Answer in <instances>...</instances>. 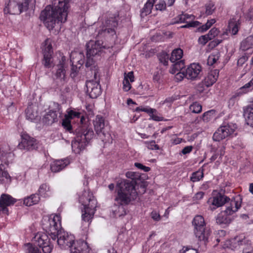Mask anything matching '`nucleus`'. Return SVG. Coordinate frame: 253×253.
<instances>
[{
    "label": "nucleus",
    "instance_id": "nucleus-12",
    "mask_svg": "<svg viewBox=\"0 0 253 253\" xmlns=\"http://www.w3.org/2000/svg\"><path fill=\"white\" fill-rule=\"evenodd\" d=\"M183 50L179 48H176L172 51L169 60L171 62L175 63L173 64L170 69V73L172 74H175L184 67V61L180 60L183 56Z\"/></svg>",
    "mask_w": 253,
    "mask_h": 253
},
{
    "label": "nucleus",
    "instance_id": "nucleus-4",
    "mask_svg": "<svg viewBox=\"0 0 253 253\" xmlns=\"http://www.w3.org/2000/svg\"><path fill=\"white\" fill-rule=\"evenodd\" d=\"M79 201L84 207V211H82V220L83 222L87 223L88 226L95 213L97 201L92 194L88 191H84L80 197Z\"/></svg>",
    "mask_w": 253,
    "mask_h": 253
},
{
    "label": "nucleus",
    "instance_id": "nucleus-42",
    "mask_svg": "<svg viewBox=\"0 0 253 253\" xmlns=\"http://www.w3.org/2000/svg\"><path fill=\"white\" fill-rule=\"evenodd\" d=\"M62 125L66 130L70 132H72V127L71 125V120L68 119L67 117H65V118L63 120Z\"/></svg>",
    "mask_w": 253,
    "mask_h": 253
},
{
    "label": "nucleus",
    "instance_id": "nucleus-6",
    "mask_svg": "<svg viewBox=\"0 0 253 253\" xmlns=\"http://www.w3.org/2000/svg\"><path fill=\"white\" fill-rule=\"evenodd\" d=\"M61 217L59 215L51 216L42 221V227L51 237L52 241L56 239V235L61 231Z\"/></svg>",
    "mask_w": 253,
    "mask_h": 253
},
{
    "label": "nucleus",
    "instance_id": "nucleus-56",
    "mask_svg": "<svg viewBox=\"0 0 253 253\" xmlns=\"http://www.w3.org/2000/svg\"><path fill=\"white\" fill-rule=\"evenodd\" d=\"M210 40H211V39H210L209 37H207V35H205L200 37L198 39V42L200 44L205 45Z\"/></svg>",
    "mask_w": 253,
    "mask_h": 253
},
{
    "label": "nucleus",
    "instance_id": "nucleus-44",
    "mask_svg": "<svg viewBox=\"0 0 253 253\" xmlns=\"http://www.w3.org/2000/svg\"><path fill=\"white\" fill-rule=\"evenodd\" d=\"M219 53L218 52H216V54H212L209 56L208 59V64L209 65H212L213 64L215 63L219 59Z\"/></svg>",
    "mask_w": 253,
    "mask_h": 253
},
{
    "label": "nucleus",
    "instance_id": "nucleus-25",
    "mask_svg": "<svg viewBox=\"0 0 253 253\" xmlns=\"http://www.w3.org/2000/svg\"><path fill=\"white\" fill-rule=\"evenodd\" d=\"M65 117H67V118H68V119H69L70 120H71L72 119L76 118H78V119L80 118L81 125L80 126H79V127H81L83 125H87L85 124H84V122L85 120V118L84 116L81 115V114L80 112H76L74 110H70L68 112L67 114H66L65 115Z\"/></svg>",
    "mask_w": 253,
    "mask_h": 253
},
{
    "label": "nucleus",
    "instance_id": "nucleus-36",
    "mask_svg": "<svg viewBox=\"0 0 253 253\" xmlns=\"http://www.w3.org/2000/svg\"><path fill=\"white\" fill-rule=\"evenodd\" d=\"M39 193L42 197H49L50 195L49 187L45 184L41 185L39 189Z\"/></svg>",
    "mask_w": 253,
    "mask_h": 253
},
{
    "label": "nucleus",
    "instance_id": "nucleus-50",
    "mask_svg": "<svg viewBox=\"0 0 253 253\" xmlns=\"http://www.w3.org/2000/svg\"><path fill=\"white\" fill-rule=\"evenodd\" d=\"M214 9V5L212 3H209L206 6V13L208 15H211Z\"/></svg>",
    "mask_w": 253,
    "mask_h": 253
},
{
    "label": "nucleus",
    "instance_id": "nucleus-20",
    "mask_svg": "<svg viewBox=\"0 0 253 253\" xmlns=\"http://www.w3.org/2000/svg\"><path fill=\"white\" fill-rule=\"evenodd\" d=\"M59 57L58 63L56 65V72L55 76L57 79L64 80L66 76V69L68 67L66 63V57L63 54H59Z\"/></svg>",
    "mask_w": 253,
    "mask_h": 253
},
{
    "label": "nucleus",
    "instance_id": "nucleus-53",
    "mask_svg": "<svg viewBox=\"0 0 253 253\" xmlns=\"http://www.w3.org/2000/svg\"><path fill=\"white\" fill-rule=\"evenodd\" d=\"M245 91V89L243 90H240V92L236 93L235 95H233V96L229 99V105L230 106H233V105L235 103V100L236 97L239 96L240 94L244 93V91Z\"/></svg>",
    "mask_w": 253,
    "mask_h": 253
},
{
    "label": "nucleus",
    "instance_id": "nucleus-18",
    "mask_svg": "<svg viewBox=\"0 0 253 253\" xmlns=\"http://www.w3.org/2000/svg\"><path fill=\"white\" fill-rule=\"evenodd\" d=\"M229 200L230 198L226 196L218 193L209 200L208 202L210 203V209L211 211H214L217 208L225 205Z\"/></svg>",
    "mask_w": 253,
    "mask_h": 253
},
{
    "label": "nucleus",
    "instance_id": "nucleus-54",
    "mask_svg": "<svg viewBox=\"0 0 253 253\" xmlns=\"http://www.w3.org/2000/svg\"><path fill=\"white\" fill-rule=\"evenodd\" d=\"M226 232L224 230H220L217 231V235L216 236V240L217 242H219L222 238L226 235Z\"/></svg>",
    "mask_w": 253,
    "mask_h": 253
},
{
    "label": "nucleus",
    "instance_id": "nucleus-2",
    "mask_svg": "<svg viewBox=\"0 0 253 253\" xmlns=\"http://www.w3.org/2000/svg\"><path fill=\"white\" fill-rule=\"evenodd\" d=\"M70 0H52V5L46 6L42 11L40 18L49 30L56 25L66 22Z\"/></svg>",
    "mask_w": 253,
    "mask_h": 253
},
{
    "label": "nucleus",
    "instance_id": "nucleus-13",
    "mask_svg": "<svg viewBox=\"0 0 253 253\" xmlns=\"http://www.w3.org/2000/svg\"><path fill=\"white\" fill-rule=\"evenodd\" d=\"M57 238V244L59 246L63 249H70L72 248L73 245L75 242V237L68 233L60 231L56 235Z\"/></svg>",
    "mask_w": 253,
    "mask_h": 253
},
{
    "label": "nucleus",
    "instance_id": "nucleus-19",
    "mask_svg": "<svg viewBox=\"0 0 253 253\" xmlns=\"http://www.w3.org/2000/svg\"><path fill=\"white\" fill-rule=\"evenodd\" d=\"M16 200L9 195L2 194L0 197V213L8 214L7 207L14 205Z\"/></svg>",
    "mask_w": 253,
    "mask_h": 253
},
{
    "label": "nucleus",
    "instance_id": "nucleus-32",
    "mask_svg": "<svg viewBox=\"0 0 253 253\" xmlns=\"http://www.w3.org/2000/svg\"><path fill=\"white\" fill-rule=\"evenodd\" d=\"M226 137L227 136L225 133L222 126H221L214 133L212 136V139L214 141H219Z\"/></svg>",
    "mask_w": 253,
    "mask_h": 253
},
{
    "label": "nucleus",
    "instance_id": "nucleus-55",
    "mask_svg": "<svg viewBox=\"0 0 253 253\" xmlns=\"http://www.w3.org/2000/svg\"><path fill=\"white\" fill-rule=\"evenodd\" d=\"M134 166L136 167L137 169H141L143 170L145 172H148L151 169L150 167H146L142 164L139 163H135Z\"/></svg>",
    "mask_w": 253,
    "mask_h": 253
},
{
    "label": "nucleus",
    "instance_id": "nucleus-5",
    "mask_svg": "<svg viewBox=\"0 0 253 253\" xmlns=\"http://www.w3.org/2000/svg\"><path fill=\"white\" fill-rule=\"evenodd\" d=\"M192 225L194 226V234L198 240L203 241L205 244L208 242L211 231L206 227L203 216L200 215H196L192 220Z\"/></svg>",
    "mask_w": 253,
    "mask_h": 253
},
{
    "label": "nucleus",
    "instance_id": "nucleus-43",
    "mask_svg": "<svg viewBox=\"0 0 253 253\" xmlns=\"http://www.w3.org/2000/svg\"><path fill=\"white\" fill-rule=\"evenodd\" d=\"M25 246L27 248L26 253H41L38 247L30 243L27 244Z\"/></svg>",
    "mask_w": 253,
    "mask_h": 253
},
{
    "label": "nucleus",
    "instance_id": "nucleus-38",
    "mask_svg": "<svg viewBox=\"0 0 253 253\" xmlns=\"http://www.w3.org/2000/svg\"><path fill=\"white\" fill-rule=\"evenodd\" d=\"M52 54L49 53L43 54V64L46 68H49L51 66L52 61Z\"/></svg>",
    "mask_w": 253,
    "mask_h": 253
},
{
    "label": "nucleus",
    "instance_id": "nucleus-35",
    "mask_svg": "<svg viewBox=\"0 0 253 253\" xmlns=\"http://www.w3.org/2000/svg\"><path fill=\"white\" fill-rule=\"evenodd\" d=\"M222 126L227 137L233 134L237 128L236 125L233 123L227 124Z\"/></svg>",
    "mask_w": 253,
    "mask_h": 253
},
{
    "label": "nucleus",
    "instance_id": "nucleus-62",
    "mask_svg": "<svg viewBox=\"0 0 253 253\" xmlns=\"http://www.w3.org/2000/svg\"><path fill=\"white\" fill-rule=\"evenodd\" d=\"M151 218L155 221H159L160 220L161 218L159 213H158L155 211H152L151 213Z\"/></svg>",
    "mask_w": 253,
    "mask_h": 253
},
{
    "label": "nucleus",
    "instance_id": "nucleus-9",
    "mask_svg": "<svg viewBox=\"0 0 253 253\" xmlns=\"http://www.w3.org/2000/svg\"><path fill=\"white\" fill-rule=\"evenodd\" d=\"M51 239L46 233L39 232L34 237L33 241L42 249L43 253H51L53 249V241Z\"/></svg>",
    "mask_w": 253,
    "mask_h": 253
},
{
    "label": "nucleus",
    "instance_id": "nucleus-30",
    "mask_svg": "<svg viewBox=\"0 0 253 253\" xmlns=\"http://www.w3.org/2000/svg\"><path fill=\"white\" fill-rule=\"evenodd\" d=\"M40 199L39 195L33 194L24 199V204L27 206H31L37 204L39 202Z\"/></svg>",
    "mask_w": 253,
    "mask_h": 253
},
{
    "label": "nucleus",
    "instance_id": "nucleus-27",
    "mask_svg": "<svg viewBox=\"0 0 253 253\" xmlns=\"http://www.w3.org/2000/svg\"><path fill=\"white\" fill-rule=\"evenodd\" d=\"M228 215L225 214L224 211L221 212L216 217V222L220 225L229 224L231 222V219L228 216Z\"/></svg>",
    "mask_w": 253,
    "mask_h": 253
},
{
    "label": "nucleus",
    "instance_id": "nucleus-59",
    "mask_svg": "<svg viewBox=\"0 0 253 253\" xmlns=\"http://www.w3.org/2000/svg\"><path fill=\"white\" fill-rule=\"evenodd\" d=\"M129 81V82H134V76L132 72H129L127 74L125 73L124 75V79Z\"/></svg>",
    "mask_w": 253,
    "mask_h": 253
},
{
    "label": "nucleus",
    "instance_id": "nucleus-33",
    "mask_svg": "<svg viewBox=\"0 0 253 253\" xmlns=\"http://www.w3.org/2000/svg\"><path fill=\"white\" fill-rule=\"evenodd\" d=\"M0 182L5 184H9L11 182L10 176L6 171L2 170L1 165H0Z\"/></svg>",
    "mask_w": 253,
    "mask_h": 253
},
{
    "label": "nucleus",
    "instance_id": "nucleus-14",
    "mask_svg": "<svg viewBox=\"0 0 253 253\" xmlns=\"http://www.w3.org/2000/svg\"><path fill=\"white\" fill-rule=\"evenodd\" d=\"M21 141L18 144V148L21 150L32 151L38 148V144L35 139L27 133L21 135Z\"/></svg>",
    "mask_w": 253,
    "mask_h": 253
},
{
    "label": "nucleus",
    "instance_id": "nucleus-11",
    "mask_svg": "<svg viewBox=\"0 0 253 253\" xmlns=\"http://www.w3.org/2000/svg\"><path fill=\"white\" fill-rule=\"evenodd\" d=\"M94 130L102 141L109 142L110 134L105 131V121L103 117L97 115L93 121Z\"/></svg>",
    "mask_w": 253,
    "mask_h": 253
},
{
    "label": "nucleus",
    "instance_id": "nucleus-37",
    "mask_svg": "<svg viewBox=\"0 0 253 253\" xmlns=\"http://www.w3.org/2000/svg\"><path fill=\"white\" fill-rule=\"evenodd\" d=\"M94 56H91V55H87V53H86V61L85 63V66L87 67H90V70L91 74H93V70L94 69H96L98 70L97 68H96L95 66L92 67V65H94V61L93 59Z\"/></svg>",
    "mask_w": 253,
    "mask_h": 253
},
{
    "label": "nucleus",
    "instance_id": "nucleus-7",
    "mask_svg": "<svg viewBox=\"0 0 253 253\" xmlns=\"http://www.w3.org/2000/svg\"><path fill=\"white\" fill-rule=\"evenodd\" d=\"M87 55L93 56H101L106 50L111 52L113 45L109 46L104 44L102 41H90L86 45Z\"/></svg>",
    "mask_w": 253,
    "mask_h": 253
},
{
    "label": "nucleus",
    "instance_id": "nucleus-40",
    "mask_svg": "<svg viewBox=\"0 0 253 253\" xmlns=\"http://www.w3.org/2000/svg\"><path fill=\"white\" fill-rule=\"evenodd\" d=\"M215 115V111L213 110L208 111L203 114L202 115V120L204 122H209Z\"/></svg>",
    "mask_w": 253,
    "mask_h": 253
},
{
    "label": "nucleus",
    "instance_id": "nucleus-58",
    "mask_svg": "<svg viewBox=\"0 0 253 253\" xmlns=\"http://www.w3.org/2000/svg\"><path fill=\"white\" fill-rule=\"evenodd\" d=\"M130 82L127 81L126 79H124L123 82V88L125 91L129 90L131 88Z\"/></svg>",
    "mask_w": 253,
    "mask_h": 253
},
{
    "label": "nucleus",
    "instance_id": "nucleus-34",
    "mask_svg": "<svg viewBox=\"0 0 253 253\" xmlns=\"http://www.w3.org/2000/svg\"><path fill=\"white\" fill-rule=\"evenodd\" d=\"M204 170L203 169H201L193 172L190 177L191 181L193 182H195L202 180L204 177Z\"/></svg>",
    "mask_w": 253,
    "mask_h": 253
},
{
    "label": "nucleus",
    "instance_id": "nucleus-57",
    "mask_svg": "<svg viewBox=\"0 0 253 253\" xmlns=\"http://www.w3.org/2000/svg\"><path fill=\"white\" fill-rule=\"evenodd\" d=\"M185 70L178 72L176 74L175 79L178 82L181 81L183 80L184 77H185Z\"/></svg>",
    "mask_w": 253,
    "mask_h": 253
},
{
    "label": "nucleus",
    "instance_id": "nucleus-31",
    "mask_svg": "<svg viewBox=\"0 0 253 253\" xmlns=\"http://www.w3.org/2000/svg\"><path fill=\"white\" fill-rule=\"evenodd\" d=\"M195 16L192 14H181L176 18V23H188L189 21H193Z\"/></svg>",
    "mask_w": 253,
    "mask_h": 253
},
{
    "label": "nucleus",
    "instance_id": "nucleus-10",
    "mask_svg": "<svg viewBox=\"0 0 253 253\" xmlns=\"http://www.w3.org/2000/svg\"><path fill=\"white\" fill-rule=\"evenodd\" d=\"M87 92L91 98H97L101 93L99 75L96 69L93 70V79L86 82Z\"/></svg>",
    "mask_w": 253,
    "mask_h": 253
},
{
    "label": "nucleus",
    "instance_id": "nucleus-24",
    "mask_svg": "<svg viewBox=\"0 0 253 253\" xmlns=\"http://www.w3.org/2000/svg\"><path fill=\"white\" fill-rule=\"evenodd\" d=\"M218 76V73H217L216 70L211 71L205 78L202 84H199V87L201 85H205L207 87L211 86L217 80Z\"/></svg>",
    "mask_w": 253,
    "mask_h": 253
},
{
    "label": "nucleus",
    "instance_id": "nucleus-16",
    "mask_svg": "<svg viewBox=\"0 0 253 253\" xmlns=\"http://www.w3.org/2000/svg\"><path fill=\"white\" fill-rule=\"evenodd\" d=\"M185 70V78L188 80H196L200 78L202 67L198 63L190 64Z\"/></svg>",
    "mask_w": 253,
    "mask_h": 253
},
{
    "label": "nucleus",
    "instance_id": "nucleus-64",
    "mask_svg": "<svg viewBox=\"0 0 253 253\" xmlns=\"http://www.w3.org/2000/svg\"><path fill=\"white\" fill-rule=\"evenodd\" d=\"M184 249V248L183 249V253H198L197 250L193 248L186 247L185 250Z\"/></svg>",
    "mask_w": 253,
    "mask_h": 253
},
{
    "label": "nucleus",
    "instance_id": "nucleus-47",
    "mask_svg": "<svg viewBox=\"0 0 253 253\" xmlns=\"http://www.w3.org/2000/svg\"><path fill=\"white\" fill-rule=\"evenodd\" d=\"M168 59L169 55L165 52L163 53L159 56L160 61L165 66L168 64Z\"/></svg>",
    "mask_w": 253,
    "mask_h": 253
},
{
    "label": "nucleus",
    "instance_id": "nucleus-48",
    "mask_svg": "<svg viewBox=\"0 0 253 253\" xmlns=\"http://www.w3.org/2000/svg\"><path fill=\"white\" fill-rule=\"evenodd\" d=\"M187 24L181 26L180 27L181 28H187L190 27H196L200 25V22L197 21H189V22L186 23Z\"/></svg>",
    "mask_w": 253,
    "mask_h": 253
},
{
    "label": "nucleus",
    "instance_id": "nucleus-49",
    "mask_svg": "<svg viewBox=\"0 0 253 253\" xmlns=\"http://www.w3.org/2000/svg\"><path fill=\"white\" fill-rule=\"evenodd\" d=\"M146 147L151 150H158L159 146L156 144L155 141H151L150 142H145Z\"/></svg>",
    "mask_w": 253,
    "mask_h": 253
},
{
    "label": "nucleus",
    "instance_id": "nucleus-39",
    "mask_svg": "<svg viewBox=\"0 0 253 253\" xmlns=\"http://www.w3.org/2000/svg\"><path fill=\"white\" fill-rule=\"evenodd\" d=\"M232 34L236 35L238 32V24L237 22L234 20H231L229 22L228 25Z\"/></svg>",
    "mask_w": 253,
    "mask_h": 253
},
{
    "label": "nucleus",
    "instance_id": "nucleus-46",
    "mask_svg": "<svg viewBox=\"0 0 253 253\" xmlns=\"http://www.w3.org/2000/svg\"><path fill=\"white\" fill-rule=\"evenodd\" d=\"M219 33V31L217 28H213L209 31V33L207 34V37H209L211 40L218 36Z\"/></svg>",
    "mask_w": 253,
    "mask_h": 253
},
{
    "label": "nucleus",
    "instance_id": "nucleus-21",
    "mask_svg": "<svg viewBox=\"0 0 253 253\" xmlns=\"http://www.w3.org/2000/svg\"><path fill=\"white\" fill-rule=\"evenodd\" d=\"M60 107L57 104V107L54 110H50L43 116L42 118L43 122L47 125H51L53 123L57 122V112L60 113Z\"/></svg>",
    "mask_w": 253,
    "mask_h": 253
},
{
    "label": "nucleus",
    "instance_id": "nucleus-29",
    "mask_svg": "<svg viewBox=\"0 0 253 253\" xmlns=\"http://www.w3.org/2000/svg\"><path fill=\"white\" fill-rule=\"evenodd\" d=\"M244 117L247 124L253 127V108L248 107L244 112Z\"/></svg>",
    "mask_w": 253,
    "mask_h": 253
},
{
    "label": "nucleus",
    "instance_id": "nucleus-15",
    "mask_svg": "<svg viewBox=\"0 0 253 253\" xmlns=\"http://www.w3.org/2000/svg\"><path fill=\"white\" fill-rule=\"evenodd\" d=\"M242 199L240 195L230 199L226 204V209L224 211L225 214L229 215H232L237 212L241 207Z\"/></svg>",
    "mask_w": 253,
    "mask_h": 253
},
{
    "label": "nucleus",
    "instance_id": "nucleus-17",
    "mask_svg": "<svg viewBox=\"0 0 253 253\" xmlns=\"http://www.w3.org/2000/svg\"><path fill=\"white\" fill-rule=\"evenodd\" d=\"M106 26H103L101 29H98L96 32H98L97 36H105L108 35H114L115 34L114 28L118 25V22L115 18H111L106 21Z\"/></svg>",
    "mask_w": 253,
    "mask_h": 253
},
{
    "label": "nucleus",
    "instance_id": "nucleus-61",
    "mask_svg": "<svg viewBox=\"0 0 253 253\" xmlns=\"http://www.w3.org/2000/svg\"><path fill=\"white\" fill-rule=\"evenodd\" d=\"M142 111L146 112L149 115L153 113H156L157 112V110L156 109H152L149 107H143Z\"/></svg>",
    "mask_w": 253,
    "mask_h": 253
},
{
    "label": "nucleus",
    "instance_id": "nucleus-63",
    "mask_svg": "<svg viewBox=\"0 0 253 253\" xmlns=\"http://www.w3.org/2000/svg\"><path fill=\"white\" fill-rule=\"evenodd\" d=\"M193 149L192 146H187L185 147L181 151V153L184 154H187L190 153Z\"/></svg>",
    "mask_w": 253,
    "mask_h": 253
},
{
    "label": "nucleus",
    "instance_id": "nucleus-51",
    "mask_svg": "<svg viewBox=\"0 0 253 253\" xmlns=\"http://www.w3.org/2000/svg\"><path fill=\"white\" fill-rule=\"evenodd\" d=\"M156 9L161 11L166 9V3L164 0H160L158 3L155 5Z\"/></svg>",
    "mask_w": 253,
    "mask_h": 253
},
{
    "label": "nucleus",
    "instance_id": "nucleus-28",
    "mask_svg": "<svg viewBox=\"0 0 253 253\" xmlns=\"http://www.w3.org/2000/svg\"><path fill=\"white\" fill-rule=\"evenodd\" d=\"M155 0H148L141 11V16L144 17L151 12Z\"/></svg>",
    "mask_w": 253,
    "mask_h": 253
},
{
    "label": "nucleus",
    "instance_id": "nucleus-22",
    "mask_svg": "<svg viewBox=\"0 0 253 253\" xmlns=\"http://www.w3.org/2000/svg\"><path fill=\"white\" fill-rule=\"evenodd\" d=\"M89 248L87 243L84 241H77L73 245L71 249V253H89Z\"/></svg>",
    "mask_w": 253,
    "mask_h": 253
},
{
    "label": "nucleus",
    "instance_id": "nucleus-3",
    "mask_svg": "<svg viewBox=\"0 0 253 253\" xmlns=\"http://www.w3.org/2000/svg\"><path fill=\"white\" fill-rule=\"evenodd\" d=\"M75 134L76 136L71 143L72 148L75 153L79 154L93 138L94 132L88 125H83L75 130Z\"/></svg>",
    "mask_w": 253,
    "mask_h": 253
},
{
    "label": "nucleus",
    "instance_id": "nucleus-23",
    "mask_svg": "<svg viewBox=\"0 0 253 253\" xmlns=\"http://www.w3.org/2000/svg\"><path fill=\"white\" fill-rule=\"evenodd\" d=\"M70 162L68 159L58 160L53 161L50 165L51 170L53 172H57L63 169Z\"/></svg>",
    "mask_w": 253,
    "mask_h": 253
},
{
    "label": "nucleus",
    "instance_id": "nucleus-1",
    "mask_svg": "<svg viewBox=\"0 0 253 253\" xmlns=\"http://www.w3.org/2000/svg\"><path fill=\"white\" fill-rule=\"evenodd\" d=\"M136 173L128 171L126 173L129 179H122L116 184V195L115 196L113 211L115 215L121 216L126 214L125 206L135 201L138 195L136 191Z\"/></svg>",
    "mask_w": 253,
    "mask_h": 253
},
{
    "label": "nucleus",
    "instance_id": "nucleus-52",
    "mask_svg": "<svg viewBox=\"0 0 253 253\" xmlns=\"http://www.w3.org/2000/svg\"><path fill=\"white\" fill-rule=\"evenodd\" d=\"M250 88H253V78L249 83L240 87V90L245 89L244 92H247L250 90Z\"/></svg>",
    "mask_w": 253,
    "mask_h": 253
},
{
    "label": "nucleus",
    "instance_id": "nucleus-8",
    "mask_svg": "<svg viewBox=\"0 0 253 253\" xmlns=\"http://www.w3.org/2000/svg\"><path fill=\"white\" fill-rule=\"evenodd\" d=\"M33 0H9L8 3L5 7L4 12L11 14H19L22 11L27 9L30 2ZM35 2V0H33Z\"/></svg>",
    "mask_w": 253,
    "mask_h": 253
},
{
    "label": "nucleus",
    "instance_id": "nucleus-60",
    "mask_svg": "<svg viewBox=\"0 0 253 253\" xmlns=\"http://www.w3.org/2000/svg\"><path fill=\"white\" fill-rule=\"evenodd\" d=\"M163 73H155L153 75V80L155 82L160 83L163 76Z\"/></svg>",
    "mask_w": 253,
    "mask_h": 253
},
{
    "label": "nucleus",
    "instance_id": "nucleus-26",
    "mask_svg": "<svg viewBox=\"0 0 253 253\" xmlns=\"http://www.w3.org/2000/svg\"><path fill=\"white\" fill-rule=\"evenodd\" d=\"M253 48V36H250L241 42L240 48L244 51Z\"/></svg>",
    "mask_w": 253,
    "mask_h": 253
},
{
    "label": "nucleus",
    "instance_id": "nucleus-45",
    "mask_svg": "<svg viewBox=\"0 0 253 253\" xmlns=\"http://www.w3.org/2000/svg\"><path fill=\"white\" fill-rule=\"evenodd\" d=\"M45 47L43 49V54L49 53L52 54L53 53L52 45L48 40L45 41Z\"/></svg>",
    "mask_w": 253,
    "mask_h": 253
},
{
    "label": "nucleus",
    "instance_id": "nucleus-41",
    "mask_svg": "<svg viewBox=\"0 0 253 253\" xmlns=\"http://www.w3.org/2000/svg\"><path fill=\"white\" fill-rule=\"evenodd\" d=\"M190 110L194 113H199L202 111V105L197 102H194L190 106Z\"/></svg>",
    "mask_w": 253,
    "mask_h": 253
}]
</instances>
